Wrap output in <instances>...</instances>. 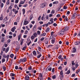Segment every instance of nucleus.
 <instances>
[{
	"instance_id": "1",
	"label": "nucleus",
	"mask_w": 80,
	"mask_h": 80,
	"mask_svg": "<svg viewBox=\"0 0 80 80\" xmlns=\"http://www.w3.org/2000/svg\"><path fill=\"white\" fill-rule=\"evenodd\" d=\"M64 32H65V31L63 29H62L61 31L58 33V34L59 35H62L64 34Z\"/></svg>"
},
{
	"instance_id": "2",
	"label": "nucleus",
	"mask_w": 80,
	"mask_h": 80,
	"mask_svg": "<svg viewBox=\"0 0 80 80\" xmlns=\"http://www.w3.org/2000/svg\"><path fill=\"white\" fill-rule=\"evenodd\" d=\"M77 15V14L76 13H75L73 14L72 17V19H75V16Z\"/></svg>"
},
{
	"instance_id": "3",
	"label": "nucleus",
	"mask_w": 80,
	"mask_h": 80,
	"mask_svg": "<svg viewBox=\"0 0 80 80\" xmlns=\"http://www.w3.org/2000/svg\"><path fill=\"white\" fill-rule=\"evenodd\" d=\"M46 3H44L42 4H41L40 5V7L41 8H44L45 7V5H46Z\"/></svg>"
},
{
	"instance_id": "4",
	"label": "nucleus",
	"mask_w": 80,
	"mask_h": 80,
	"mask_svg": "<svg viewBox=\"0 0 80 80\" xmlns=\"http://www.w3.org/2000/svg\"><path fill=\"white\" fill-rule=\"evenodd\" d=\"M69 27H65L62 30L65 32V31H67L68 30Z\"/></svg>"
},
{
	"instance_id": "5",
	"label": "nucleus",
	"mask_w": 80,
	"mask_h": 80,
	"mask_svg": "<svg viewBox=\"0 0 80 80\" xmlns=\"http://www.w3.org/2000/svg\"><path fill=\"white\" fill-rule=\"evenodd\" d=\"M55 38H53L52 39L51 42L53 44V43H55Z\"/></svg>"
},
{
	"instance_id": "6",
	"label": "nucleus",
	"mask_w": 80,
	"mask_h": 80,
	"mask_svg": "<svg viewBox=\"0 0 80 80\" xmlns=\"http://www.w3.org/2000/svg\"><path fill=\"white\" fill-rule=\"evenodd\" d=\"M28 22H28L27 21L26 19L24 20V25H27V24L28 23Z\"/></svg>"
},
{
	"instance_id": "7",
	"label": "nucleus",
	"mask_w": 80,
	"mask_h": 80,
	"mask_svg": "<svg viewBox=\"0 0 80 80\" xmlns=\"http://www.w3.org/2000/svg\"><path fill=\"white\" fill-rule=\"evenodd\" d=\"M29 76L28 75L26 76L25 78V80H29Z\"/></svg>"
},
{
	"instance_id": "8",
	"label": "nucleus",
	"mask_w": 80,
	"mask_h": 80,
	"mask_svg": "<svg viewBox=\"0 0 80 80\" xmlns=\"http://www.w3.org/2000/svg\"><path fill=\"white\" fill-rule=\"evenodd\" d=\"M73 50H72V53H75L76 52V48H75V47H74V48H73Z\"/></svg>"
},
{
	"instance_id": "9",
	"label": "nucleus",
	"mask_w": 80,
	"mask_h": 80,
	"mask_svg": "<svg viewBox=\"0 0 80 80\" xmlns=\"http://www.w3.org/2000/svg\"><path fill=\"white\" fill-rule=\"evenodd\" d=\"M47 69L49 71H51L52 70V68L50 67H48L47 69L46 70H47Z\"/></svg>"
},
{
	"instance_id": "10",
	"label": "nucleus",
	"mask_w": 80,
	"mask_h": 80,
	"mask_svg": "<svg viewBox=\"0 0 80 80\" xmlns=\"http://www.w3.org/2000/svg\"><path fill=\"white\" fill-rule=\"evenodd\" d=\"M32 53L33 55H34V56H36V55H37V52H36L35 51H33Z\"/></svg>"
},
{
	"instance_id": "11",
	"label": "nucleus",
	"mask_w": 80,
	"mask_h": 80,
	"mask_svg": "<svg viewBox=\"0 0 80 80\" xmlns=\"http://www.w3.org/2000/svg\"><path fill=\"white\" fill-rule=\"evenodd\" d=\"M27 61V58H26L22 59V62H25Z\"/></svg>"
},
{
	"instance_id": "12",
	"label": "nucleus",
	"mask_w": 80,
	"mask_h": 80,
	"mask_svg": "<svg viewBox=\"0 0 80 80\" xmlns=\"http://www.w3.org/2000/svg\"><path fill=\"white\" fill-rule=\"evenodd\" d=\"M70 73V70H68L67 71V72H66V74H67V75H69Z\"/></svg>"
},
{
	"instance_id": "13",
	"label": "nucleus",
	"mask_w": 80,
	"mask_h": 80,
	"mask_svg": "<svg viewBox=\"0 0 80 80\" xmlns=\"http://www.w3.org/2000/svg\"><path fill=\"white\" fill-rule=\"evenodd\" d=\"M58 1H55L53 2V5H55V4H58Z\"/></svg>"
},
{
	"instance_id": "14",
	"label": "nucleus",
	"mask_w": 80,
	"mask_h": 80,
	"mask_svg": "<svg viewBox=\"0 0 80 80\" xmlns=\"http://www.w3.org/2000/svg\"><path fill=\"white\" fill-rule=\"evenodd\" d=\"M53 20V18H51L50 20V22H51L52 23H53L54 22Z\"/></svg>"
},
{
	"instance_id": "15",
	"label": "nucleus",
	"mask_w": 80,
	"mask_h": 80,
	"mask_svg": "<svg viewBox=\"0 0 80 80\" xmlns=\"http://www.w3.org/2000/svg\"><path fill=\"white\" fill-rule=\"evenodd\" d=\"M3 19V16L2 15H1V16L0 18V20L1 21Z\"/></svg>"
},
{
	"instance_id": "16",
	"label": "nucleus",
	"mask_w": 80,
	"mask_h": 80,
	"mask_svg": "<svg viewBox=\"0 0 80 80\" xmlns=\"http://www.w3.org/2000/svg\"><path fill=\"white\" fill-rule=\"evenodd\" d=\"M8 50H9V48H7L5 51V53H7L8 51Z\"/></svg>"
},
{
	"instance_id": "17",
	"label": "nucleus",
	"mask_w": 80,
	"mask_h": 80,
	"mask_svg": "<svg viewBox=\"0 0 80 80\" xmlns=\"http://www.w3.org/2000/svg\"><path fill=\"white\" fill-rule=\"evenodd\" d=\"M22 11L23 14L24 15V14H25V9L23 8L22 9Z\"/></svg>"
},
{
	"instance_id": "18",
	"label": "nucleus",
	"mask_w": 80,
	"mask_h": 80,
	"mask_svg": "<svg viewBox=\"0 0 80 80\" xmlns=\"http://www.w3.org/2000/svg\"><path fill=\"white\" fill-rule=\"evenodd\" d=\"M41 56H42V54H40L39 55L37 56V58H40V57H41Z\"/></svg>"
},
{
	"instance_id": "19",
	"label": "nucleus",
	"mask_w": 80,
	"mask_h": 80,
	"mask_svg": "<svg viewBox=\"0 0 80 80\" xmlns=\"http://www.w3.org/2000/svg\"><path fill=\"white\" fill-rule=\"evenodd\" d=\"M38 50H39V51L40 52H41V50H42V48L40 47H38Z\"/></svg>"
},
{
	"instance_id": "20",
	"label": "nucleus",
	"mask_w": 80,
	"mask_h": 80,
	"mask_svg": "<svg viewBox=\"0 0 80 80\" xmlns=\"http://www.w3.org/2000/svg\"><path fill=\"white\" fill-rule=\"evenodd\" d=\"M20 38H21V35L20 34L18 36V40L19 41L20 40Z\"/></svg>"
},
{
	"instance_id": "21",
	"label": "nucleus",
	"mask_w": 80,
	"mask_h": 80,
	"mask_svg": "<svg viewBox=\"0 0 80 80\" xmlns=\"http://www.w3.org/2000/svg\"><path fill=\"white\" fill-rule=\"evenodd\" d=\"M36 28H37V25H35L33 28V30H36Z\"/></svg>"
},
{
	"instance_id": "22",
	"label": "nucleus",
	"mask_w": 80,
	"mask_h": 80,
	"mask_svg": "<svg viewBox=\"0 0 80 80\" xmlns=\"http://www.w3.org/2000/svg\"><path fill=\"white\" fill-rule=\"evenodd\" d=\"M10 3V0H8L7 1V2H6V5H8Z\"/></svg>"
},
{
	"instance_id": "23",
	"label": "nucleus",
	"mask_w": 80,
	"mask_h": 80,
	"mask_svg": "<svg viewBox=\"0 0 80 80\" xmlns=\"http://www.w3.org/2000/svg\"><path fill=\"white\" fill-rule=\"evenodd\" d=\"M15 27H13V28H12V32H15Z\"/></svg>"
},
{
	"instance_id": "24",
	"label": "nucleus",
	"mask_w": 80,
	"mask_h": 80,
	"mask_svg": "<svg viewBox=\"0 0 80 80\" xmlns=\"http://www.w3.org/2000/svg\"><path fill=\"white\" fill-rule=\"evenodd\" d=\"M13 56H14V55H13V54H11L10 55V57H11V58H13Z\"/></svg>"
},
{
	"instance_id": "25",
	"label": "nucleus",
	"mask_w": 80,
	"mask_h": 80,
	"mask_svg": "<svg viewBox=\"0 0 80 80\" xmlns=\"http://www.w3.org/2000/svg\"><path fill=\"white\" fill-rule=\"evenodd\" d=\"M50 30V28H48L46 29V32H48Z\"/></svg>"
},
{
	"instance_id": "26",
	"label": "nucleus",
	"mask_w": 80,
	"mask_h": 80,
	"mask_svg": "<svg viewBox=\"0 0 80 80\" xmlns=\"http://www.w3.org/2000/svg\"><path fill=\"white\" fill-rule=\"evenodd\" d=\"M11 77H14L15 76V74L13 73H11L10 74Z\"/></svg>"
},
{
	"instance_id": "27",
	"label": "nucleus",
	"mask_w": 80,
	"mask_h": 80,
	"mask_svg": "<svg viewBox=\"0 0 80 80\" xmlns=\"http://www.w3.org/2000/svg\"><path fill=\"white\" fill-rule=\"evenodd\" d=\"M2 40H1V42H2L3 43V42H4V38L2 37Z\"/></svg>"
},
{
	"instance_id": "28",
	"label": "nucleus",
	"mask_w": 80,
	"mask_h": 80,
	"mask_svg": "<svg viewBox=\"0 0 80 80\" xmlns=\"http://www.w3.org/2000/svg\"><path fill=\"white\" fill-rule=\"evenodd\" d=\"M2 63H3L4 62H5V59L4 58L2 59Z\"/></svg>"
},
{
	"instance_id": "29",
	"label": "nucleus",
	"mask_w": 80,
	"mask_h": 80,
	"mask_svg": "<svg viewBox=\"0 0 80 80\" xmlns=\"http://www.w3.org/2000/svg\"><path fill=\"white\" fill-rule=\"evenodd\" d=\"M52 78L53 79H55L56 78V76L55 75H54L52 76Z\"/></svg>"
},
{
	"instance_id": "30",
	"label": "nucleus",
	"mask_w": 80,
	"mask_h": 80,
	"mask_svg": "<svg viewBox=\"0 0 80 80\" xmlns=\"http://www.w3.org/2000/svg\"><path fill=\"white\" fill-rule=\"evenodd\" d=\"M2 68L4 70H6V67L5 66H4L2 67Z\"/></svg>"
},
{
	"instance_id": "31",
	"label": "nucleus",
	"mask_w": 80,
	"mask_h": 80,
	"mask_svg": "<svg viewBox=\"0 0 80 80\" xmlns=\"http://www.w3.org/2000/svg\"><path fill=\"white\" fill-rule=\"evenodd\" d=\"M26 48H27V46H24L22 48V50H25V49H26Z\"/></svg>"
},
{
	"instance_id": "32",
	"label": "nucleus",
	"mask_w": 80,
	"mask_h": 80,
	"mask_svg": "<svg viewBox=\"0 0 80 80\" xmlns=\"http://www.w3.org/2000/svg\"><path fill=\"white\" fill-rule=\"evenodd\" d=\"M28 70H32V66H30L28 68Z\"/></svg>"
},
{
	"instance_id": "33",
	"label": "nucleus",
	"mask_w": 80,
	"mask_h": 80,
	"mask_svg": "<svg viewBox=\"0 0 80 80\" xmlns=\"http://www.w3.org/2000/svg\"><path fill=\"white\" fill-rule=\"evenodd\" d=\"M19 49H20L19 48H16V52H18V50H19Z\"/></svg>"
},
{
	"instance_id": "34",
	"label": "nucleus",
	"mask_w": 80,
	"mask_h": 80,
	"mask_svg": "<svg viewBox=\"0 0 80 80\" xmlns=\"http://www.w3.org/2000/svg\"><path fill=\"white\" fill-rule=\"evenodd\" d=\"M63 78V75H62L60 77V80H62Z\"/></svg>"
},
{
	"instance_id": "35",
	"label": "nucleus",
	"mask_w": 80,
	"mask_h": 80,
	"mask_svg": "<svg viewBox=\"0 0 80 80\" xmlns=\"http://www.w3.org/2000/svg\"><path fill=\"white\" fill-rule=\"evenodd\" d=\"M39 77L40 78H42L43 77V76H42V74L41 73L39 75Z\"/></svg>"
},
{
	"instance_id": "36",
	"label": "nucleus",
	"mask_w": 80,
	"mask_h": 80,
	"mask_svg": "<svg viewBox=\"0 0 80 80\" xmlns=\"http://www.w3.org/2000/svg\"><path fill=\"white\" fill-rule=\"evenodd\" d=\"M20 4H24V2L22 1L20 3Z\"/></svg>"
},
{
	"instance_id": "37",
	"label": "nucleus",
	"mask_w": 80,
	"mask_h": 80,
	"mask_svg": "<svg viewBox=\"0 0 80 80\" xmlns=\"http://www.w3.org/2000/svg\"><path fill=\"white\" fill-rule=\"evenodd\" d=\"M75 45H78V41H76V42L75 43Z\"/></svg>"
},
{
	"instance_id": "38",
	"label": "nucleus",
	"mask_w": 80,
	"mask_h": 80,
	"mask_svg": "<svg viewBox=\"0 0 80 80\" xmlns=\"http://www.w3.org/2000/svg\"><path fill=\"white\" fill-rule=\"evenodd\" d=\"M18 1H19V0H15V3H18Z\"/></svg>"
},
{
	"instance_id": "39",
	"label": "nucleus",
	"mask_w": 80,
	"mask_h": 80,
	"mask_svg": "<svg viewBox=\"0 0 80 80\" xmlns=\"http://www.w3.org/2000/svg\"><path fill=\"white\" fill-rule=\"evenodd\" d=\"M15 69L16 70H18V67L17 66H16L15 67Z\"/></svg>"
},
{
	"instance_id": "40",
	"label": "nucleus",
	"mask_w": 80,
	"mask_h": 80,
	"mask_svg": "<svg viewBox=\"0 0 80 80\" xmlns=\"http://www.w3.org/2000/svg\"><path fill=\"white\" fill-rule=\"evenodd\" d=\"M60 74L61 75H63V71H61L60 72Z\"/></svg>"
},
{
	"instance_id": "41",
	"label": "nucleus",
	"mask_w": 80,
	"mask_h": 80,
	"mask_svg": "<svg viewBox=\"0 0 80 80\" xmlns=\"http://www.w3.org/2000/svg\"><path fill=\"white\" fill-rule=\"evenodd\" d=\"M53 25L54 27H57V24H56V23H54L53 24Z\"/></svg>"
},
{
	"instance_id": "42",
	"label": "nucleus",
	"mask_w": 80,
	"mask_h": 80,
	"mask_svg": "<svg viewBox=\"0 0 80 80\" xmlns=\"http://www.w3.org/2000/svg\"><path fill=\"white\" fill-rule=\"evenodd\" d=\"M51 13H52V14L55 13V10H52L51 12Z\"/></svg>"
},
{
	"instance_id": "43",
	"label": "nucleus",
	"mask_w": 80,
	"mask_h": 80,
	"mask_svg": "<svg viewBox=\"0 0 80 80\" xmlns=\"http://www.w3.org/2000/svg\"><path fill=\"white\" fill-rule=\"evenodd\" d=\"M10 41H11V40L9 39L7 41V42L8 43H10Z\"/></svg>"
},
{
	"instance_id": "44",
	"label": "nucleus",
	"mask_w": 80,
	"mask_h": 80,
	"mask_svg": "<svg viewBox=\"0 0 80 80\" xmlns=\"http://www.w3.org/2000/svg\"><path fill=\"white\" fill-rule=\"evenodd\" d=\"M1 8H2L3 7V3H1Z\"/></svg>"
},
{
	"instance_id": "45",
	"label": "nucleus",
	"mask_w": 80,
	"mask_h": 80,
	"mask_svg": "<svg viewBox=\"0 0 80 80\" xmlns=\"http://www.w3.org/2000/svg\"><path fill=\"white\" fill-rule=\"evenodd\" d=\"M80 72V70L79 69H78L77 70V71H76V73H77V74H78V73L79 72Z\"/></svg>"
},
{
	"instance_id": "46",
	"label": "nucleus",
	"mask_w": 80,
	"mask_h": 80,
	"mask_svg": "<svg viewBox=\"0 0 80 80\" xmlns=\"http://www.w3.org/2000/svg\"><path fill=\"white\" fill-rule=\"evenodd\" d=\"M75 63H74V61H72V65H75Z\"/></svg>"
},
{
	"instance_id": "47",
	"label": "nucleus",
	"mask_w": 80,
	"mask_h": 80,
	"mask_svg": "<svg viewBox=\"0 0 80 80\" xmlns=\"http://www.w3.org/2000/svg\"><path fill=\"white\" fill-rule=\"evenodd\" d=\"M75 66L76 68H77V67H78V64H76L75 65Z\"/></svg>"
},
{
	"instance_id": "48",
	"label": "nucleus",
	"mask_w": 80,
	"mask_h": 80,
	"mask_svg": "<svg viewBox=\"0 0 80 80\" xmlns=\"http://www.w3.org/2000/svg\"><path fill=\"white\" fill-rule=\"evenodd\" d=\"M31 38H32V39L33 40V39H34V38H35V37L33 36H32L31 37Z\"/></svg>"
},
{
	"instance_id": "49",
	"label": "nucleus",
	"mask_w": 80,
	"mask_h": 80,
	"mask_svg": "<svg viewBox=\"0 0 80 80\" xmlns=\"http://www.w3.org/2000/svg\"><path fill=\"white\" fill-rule=\"evenodd\" d=\"M58 69L59 70H62V66H60L58 68Z\"/></svg>"
},
{
	"instance_id": "50",
	"label": "nucleus",
	"mask_w": 80,
	"mask_h": 80,
	"mask_svg": "<svg viewBox=\"0 0 80 80\" xmlns=\"http://www.w3.org/2000/svg\"><path fill=\"white\" fill-rule=\"evenodd\" d=\"M37 34L38 35H40V31H38Z\"/></svg>"
},
{
	"instance_id": "51",
	"label": "nucleus",
	"mask_w": 80,
	"mask_h": 80,
	"mask_svg": "<svg viewBox=\"0 0 80 80\" xmlns=\"http://www.w3.org/2000/svg\"><path fill=\"white\" fill-rule=\"evenodd\" d=\"M55 68H53L52 70V72H53V73H54V72H55Z\"/></svg>"
},
{
	"instance_id": "52",
	"label": "nucleus",
	"mask_w": 80,
	"mask_h": 80,
	"mask_svg": "<svg viewBox=\"0 0 80 80\" xmlns=\"http://www.w3.org/2000/svg\"><path fill=\"white\" fill-rule=\"evenodd\" d=\"M32 18H33V17H32V15H31V16L30 17V19L32 20Z\"/></svg>"
},
{
	"instance_id": "53",
	"label": "nucleus",
	"mask_w": 80,
	"mask_h": 80,
	"mask_svg": "<svg viewBox=\"0 0 80 80\" xmlns=\"http://www.w3.org/2000/svg\"><path fill=\"white\" fill-rule=\"evenodd\" d=\"M78 37H80V31L79 32L78 34L77 35Z\"/></svg>"
},
{
	"instance_id": "54",
	"label": "nucleus",
	"mask_w": 80,
	"mask_h": 80,
	"mask_svg": "<svg viewBox=\"0 0 80 80\" xmlns=\"http://www.w3.org/2000/svg\"><path fill=\"white\" fill-rule=\"evenodd\" d=\"M31 42H31V41H30V42H29L28 43L27 45H28V46L30 45V43H31Z\"/></svg>"
},
{
	"instance_id": "55",
	"label": "nucleus",
	"mask_w": 80,
	"mask_h": 80,
	"mask_svg": "<svg viewBox=\"0 0 80 80\" xmlns=\"http://www.w3.org/2000/svg\"><path fill=\"white\" fill-rule=\"evenodd\" d=\"M20 62H23V59H20L19 60Z\"/></svg>"
},
{
	"instance_id": "56",
	"label": "nucleus",
	"mask_w": 80,
	"mask_h": 80,
	"mask_svg": "<svg viewBox=\"0 0 80 80\" xmlns=\"http://www.w3.org/2000/svg\"><path fill=\"white\" fill-rule=\"evenodd\" d=\"M41 18V16H39V18H38V21L40 20Z\"/></svg>"
},
{
	"instance_id": "57",
	"label": "nucleus",
	"mask_w": 80,
	"mask_h": 80,
	"mask_svg": "<svg viewBox=\"0 0 80 80\" xmlns=\"http://www.w3.org/2000/svg\"><path fill=\"white\" fill-rule=\"evenodd\" d=\"M62 55H60L59 57H58V58L59 59H60L61 58H62Z\"/></svg>"
},
{
	"instance_id": "58",
	"label": "nucleus",
	"mask_w": 80,
	"mask_h": 80,
	"mask_svg": "<svg viewBox=\"0 0 80 80\" xmlns=\"http://www.w3.org/2000/svg\"><path fill=\"white\" fill-rule=\"evenodd\" d=\"M53 16V15L52 14H50L49 15V17H52Z\"/></svg>"
},
{
	"instance_id": "59",
	"label": "nucleus",
	"mask_w": 80,
	"mask_h": 80,
	"mask_svg": "<svg viewBox=\"0 0 80 80\" xmlns=\"http://www.w3.org/2000/svg\"><path fill=\"white\" fill-rule=\"evenodd\" d=\"M25 34H27L28 33V31L27 30L25 31V32L24 33Z\"/></svg>"
},
{
	"instance_id": "60",
	"label": "nucleus",
	"mask_w": 80,
	"mask_h": 80,
	"mask_svg": "<svg viewBox=\"0 0 80 80\" xmlns=\"http://www.w3.org/2000/svg\"><path fill=\"white\" fill-rule=\"evenodd\" d=\"M53 33H54V32H51V35H53Z\"/></svg>"
},
{
	"instance_id": "61",
	"label": "nucleus",
	"mask_w": 80,
	"mask_h": 80,
	"mask_svg": "<svg viewBox=\"0 0 80 80\" xmlns=\"http://www.w3.org/2000/svg\"><path fill=\"white\" fill-rule=\"evenodd\" d=\"M49 7H52V3H51L49 5Z\"/></svg>"
},
{
	"instance_id": "62",
	"label": "nucleus",
	"mask_w": 80,
	"mask_h": 80,
	"mask_svg": "<svg viewBox=\"0 0 80 80\" xmlns=\"http://www.w3.org/2000/svg\"><path fill=\"white\" fill-rule=\"evenodd\" d=\"M9 55H7V56H6V57L5 58H9Z\"/></svg>"
},
{
	"instance_id": "63",
	"label": "nucleus",
	"mask_w": 80,
	"mask_h": 80,
	"mask_svg": "<svg viewBox=\"0 0 80 80\" xmlns=\"http://www.w3.org/2000/svg\"><path fill=\"white\" fill-rule=\"evenodd\" d=\"M43 60H44V56H43V57L41 58V60L42 61H43Z\"/></svg>"
},
{
	"instance_id": "64",
	"label": "nucleus",
	"mask_w": 80,
	"mask_h": 80,
	"mask_svg": "<svg viewBox=\"0 0 80 80\" xmlns=\"http://www.w3.org/2000/svg\"><path fill=\"white\" fill-rule=\"evenodd\" d=\"M67 8V7H66L65 6H64L63 7V9H66Z\"/></svg>"
}]
</instances>
